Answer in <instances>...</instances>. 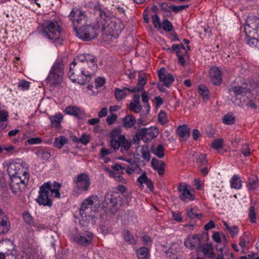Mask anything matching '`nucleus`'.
I'll return each instance as SVG.
<instances>
[{
	"label": "nucleus",
	"mask_w": 259,
	"mask_h": 259,
	"mask_svg": "<svg viewBox=\"0 0 259 259\" xmlns=\"http://www.w3.org/2000/svg\"><path fill=\"white\" fill-rule=\"evenodd\" d=\"M91 62L89 66L91 70L96 71L97 68L98 60L96 57L89 54L78 55L70 65L69 78L74 82L84 85L91 80V72L89 68L84 67V63Z\"/></svg>",
	"instance_id": "obj_1"
},
{
	"label": "nucleus",
	"mask_w": 259,
	"mask_h": 259,
	"mask_svg": "<svg viewBox=\"0 0 259 259\" xmlns=\"http://www.w3.org/2000/svg\"><path fill=\"white\" fill-rule=\"evenodd\" d=\"M70 20L72 22L74 30L80 38L89 41L97 37L100 30L101 25L97 21L93 25H87V18L83 12L78 8H73L69 15Z\"/></svg>",
	"instance_id": "obj_2"
},
{
	"label": "nucleus",
	"mask_w": 259,
	"mask_h": 259,
	"mask_svg": "<svg viewBox=\"0 0 259 259\" xmlns=\"http://www.w3.org/2000/svg\"><path fill=\"white\" fill-rule=\"evenodd\" d=\"M96 13L98 15V22L101 25V31L107 35L117 37L123 28L122 22L115 17H111L101 9H97Z\"/></svg>",
	"instance_id": "obj_3"
},
{
	"label": "nucleus",
	"mask_w": 259,
	"mask_h": 259,
	"mask_svg": "<svg viewBox=\"0 0 259 259\" xmlns=\"http://www.w3.org/2000/svg\"><path fill=\"white\" fill-rule=\"evenodd\" d=\"M120 128H116L110 134V145L115 150L120 148L122 153L126 152L131 146V142L128 141L124 136L121 134Z\"/></svg>",
	"instance_id": "obj_4"
},
{
	"label": "nucleus",
	"mask_w": 259,
	"mask_h": 259,
	"mask_svg": "<svg viewBox=\"0 0 259 259\" xmlns=\"http://www.w3.org/2000/svg\"><path fill=\"white\" fill-rule=\"evenodd\" d=\"M64 64L62 61L57 60L53 64L48 76L47 80L52 85H58L63 79Z\"/></svg>",
	"instance_id": "obj_5"
},
{
	"label": "nucleus",
	"mask_w": 259,
	"mask_h": 259,
	"mask_svg": "<svg viewBox=\"0 0 259 259\" xmlns=\"http://www.w3.org/2000/svg\"><path fill=\"white\" fill-rule=\"evenodd\" d=\"M42 34L48 39L57 40L61 34V28L57 22L47 21L42 26Z\"/></svg>",
	"instance_id": "obj_6"
},
{
	"label": "nucleus",
	"mask_w": 259,
	"mask_h": 259,
	"mask_svg": "<svg viewBox=\"0 0 259 259\" xmlns=\"http://www.w3.org/2000/svg\"><path fill=\"white\" fill-rule=\"evenodd\" d=\"M249 91V89L246 84L242 86L232 85L229 89L228 98L237 105L241 106L243 94Z\"/></svg>",
	"instance_id": "obj_7"
},
{
	"label": "nucleus",
	"mask_w": 259,
	"mask_h": 259,
	"mask_svg": "<svg viewBox=\"0 0 259 259\" xmlns=\"http://www.w3.org/2000/svg\"><path fill=\"white\" fill-rule=\"evenodd\" d=\"M30 175L24 177L16 176L10 178V188L12 192L17 195H20L27 186Z\"/></svg>",
	"instance_id": "obj_8"
},
{
	"label": "nucleus",
	"mask_w": 259,
	"mask_h": 259,
	"mask_svg": "<svg viewBox=\"0 0 259 259\" xmlns=\"http://www.w3.org/2000/svg\"><path fill=\"white\" fill-rule=\"evenodd\" d=\"M7 172L10 178L29 175L26 163L22 161L10 164L7 168Z\"/></svg>",
	"instance_id": "obj_9"
},
{
	"label": "nucleus",
	"mask_w": 259,
	"mask_h": 259,
	"mask_svg": "<svg viewBox=\"0 0 259 259\" xmlns=\"http://www.w3.org/2000/svg\"><path fill=\"white\" fill-rule=\"evenodd\" d=\"M49 183H45L40 187L39 196L36 200L40 205L49 207L52 205V200L49 195Z\"/></svg>",
	"instance_id": "obj_10"
},
{
	"label": "nucleus",
	"mask_w": 259,
	"mask_h": 259,
	"mask_svg": "<svg viewBox=\"0 0 259 259\" xmlns=\"http://www.w3.org/2000/svg\"><path fill=\"white\" fill-rule=\"evenodd\" d=\"M0 251L7 254L8 259H16L17 250L13 243L9 239L0 241Z\"/></svg>",
	"instance_id": "obj_11"
},
{
	"label": "nucleus",
	"mask_w": 259,
	"mask_h": 259,
	"mask_svg": "<svg viewBox=\"0 0 259 259\" xmlns=\"http://www.w3.org/2000/svg\"><path fill=\"white\" fill-rule=\"evenodd\" d=\"M159 80L162 82L163 85L168 88L174 81V77L170 73H166L164 68H161L158 71Z\"/></svg>",
	"instance_id": "obj_12"
},
{
	"label": "nucleus",
	"mask_w": 259,
	"mask_h": 259,
	"mask_svg": "<svg viewBox=\"0 0 259 259\" xmlns=\"http://www.w3.org/2000/svg\"><path fill=\"white\" fill-rule=\"evenodd\" d=\"M76 186L79 189L87 191L90 185V180L89 176L84 173L77 176L75 180Z\"/></svg>",
	"instance_id": "obj_13"
},
{
	"label": "nucleus",
	"mask_w": 259,
	"mask_h": 259,
	"mask_svg": "<svg viewBox=\"0 0 259 259\" xmlns=\"http://www.w3.org/2000/svg\"><path fill=\"white\" fill-rule=\"evenodd\" d=\"M97 198L96 197L91 196L84 200L82 202L80 210V215L82 217H86L88 213L92 210V206L94 204V200Z\"/></svg>",
	"instance_id": "obj_14"
},
{
	"label": "nucleus",
	"mask_w": 259,
	"mask_h": 259,
	"mask_svg": "<svg viewBox=\"0 0 259 259\" xmlns=\"http://www.w3.org/2000/svg\"><path fill=\"white\" fill-rule=\"evenodd\" d=\"M201 241L199 235L189 236L185 241V245L186 247L193 249L201 246Z\"/></svg>",
	"instance_id": "obj_15"
},
{
	"label": "nucleus",
	"mask_w": 259,
	"mask_h": 259,
	"mask_svg": "<svg viewBox=\"0 0 259 259\" xmlns=\"http://www.w3.org/2000/svg\"><path fill=\"white\" fill-rule=\"evenodd\" d=\"M221 72L217 67L210 69L209 76L211 81L215 85H220L222 82Z\"/></svg>",
	"instance_id": "obj_16"
},
{
	"label": "nucleus",
	"mask_w": 259,
	"mask_h": 259,
	"mask_svg": "<svg viewBox=\"0 0 259 259\" xmlns=\"http://www.w3.org/2000/svg\"><path fill=\"white\" fill-rule=\"evenodd\" d=\"M188 185L186 184H180L178 187V190L181 193L180 196V199L185 201L186 199L192 200V194L188 189Z\"/></svg>",
	"instance_id": "obj_17"
},
{
	"label": "nucleus",
	"mask_w": 259,
	"mask_h": 259,
	"mask_svg": "<svg viewBox=\"0 0 259 259\" xmlns=\"http://www.w3.org/2000/svg\"><path fill=\"white\" fill-rule=\"evenodd\" d=\"M249 20L247 21V23L246 25L244 27V32L246 34V37L245 40L247 42V44L251 47H256V45L257 44L258 41V40L254 38V37H251L250 36L248 35V33H250L251 30H250V28H253V26H251L250 24H249Z\"/></svg>",
	"instance_id": "obj_18"
},
{
	"label": "nucleus",
	"mask_w": 259,
	"mask_h": 259,
	"mask_svg": "<svg viewBox=\"0 0 259 259\" xmlns=\"http://www.w3.org/2000/svg\"><path fill=\"white\" fill-rule=\"evenodd\" d=\"M92 239V233H88L85 234H79L77 237L74 238V240L77 243L85 246L91 243Z\"/></svg>",
	"instance_id": "obj_19"
},
{
	"label": "nucleus",
	"mask_w": 259,
	"mask_h": 259,
	"mask_svg": "<svg viewBox=\"0 0 259 259\" xmlns=\"http://www.w3.org/2000/svg\"><path fill=\"white\" fill-rule=\"evenodd\" d=\"M165 165V163L163 161L158 160L155 158L152 159L151 165L160 176L163 175L164 172Z\"/></svg>",
	"instance_id": "obj_20"
},
{
	"label": "nucleus",
	"mask_w": 259,
	"mask_h": 259,
	"mask_svg": "<svg viewBox=\"0 0 259 259\" xmlns=\"http://www.w3.org/2000/svg\"><path fill=\"white\" fill-rule=\"evenodd\" d=\"M177 133L182 141H186L190 136V128L187 125L183 124L178 127Z\"/></svg>",
	"instance_id": "obj_21"
},
{
	"label": "nucleus",
	"mask_w": 259,
	"mask_h": 259,
	"mask_svg": "<svg viewBox=\"0 0 259 259\" xmlns=\"http://www.w3.org/2000/svg\"><path fill=\"white\" fill-rule=\"evenodd\" d=\"M47 183H49V187H50L49 193H51L54 197L60 198V193L59 189L61 186V184L57 182H54L53 185H51L50 182H47Z\"/></svg>",
	"instance_id": "obj_22"
},
{
	"label": "nucleus",
	"mask_w": 259,
	"mask_h": 259,
	"mask_svg": "<svg viewBox=\"0 0 259 259\" xmlns=\"http://www.w3.org/2000/svg\"><path fill=\"white\" fill-rule=\"evenodd\" d=\"M141 140L146 141L145 128L138 130L133 137L132 141L134 144H137Z\"/></svg>",
	"instance_id": "obj_23"
},
{
	"label": "nucleus",
	"mask_w": 259,
	"mask_h": 259,
	"mask_svg": "<svg viewBox=\"0 0 259 259\" xmlns=\"http://www.w3.org/2000/svg\"><path fill=\"white\" fill-rule=\"evenodd\" d=\"M0 229L2 230L0 231V235L6 234L10 229V223L6 215L0 218Z\"/></svg>",
	"instance_id": "obj_24"
},
{
	"label": "nucleus",
	"mask_w": 259,
	"mask_h": 259,
	"mask_svg": "<svg viewBox=\"0 0 259 259\" xmlns=\"http://www.w3.org/2000/svg\"><path fill=\"white\" fill-rule=\"evenodd\" d=\"M105 203L110 208L115 207L117 205V199L112 194L108 193L105 196Z\"/></svg>",
	"instance_id": "obj_25"
},
{
	"label": "nucleus",
	"mask_w": 259,
	"mask_h": 259,
	"mask_svg": "<svg viewBox=\"0 0 259 259\" xmlns=\"http://www.w3.org/2000/svg\"><path fill=\"white\" fill-rule=\"evenodd\" d=\"M123 125L126 128L134 127L136 122L135 117L133 115H128L122 119Z\"/></svg>",
	"instance_id": "obj_26"
},
{
	"label": "nucleus",
	"mask_w": 259,
	"mask_h": 259,
	"mask_svg": "<svg viewBox=\"0 0 259 259\" xmlns=\"http://www.w3.org/2000/svg\"><path fill=\"white\" fill-rule=\"evenodd\" d=\"M158 130L156 127L151 126L150 128H145L146 141H151L158 135Z\"/></svg>",
	"instance_id": "obj_27"
},
{
	"label": "nucleus",
	"mask_w": 259,
	"mask_h": 259,
	"mask_svg": "<svg viewBox=\"0 0 259 259\" xmlns=\"http://www.w3.org/2000/svg\"><path fill=\"white\" fill-rule=\"evenodd\" d=\"M65 112L68 114L73 115L77 118H81V111L79 108L75 106H68L65 109Z\"/></svg>",
	"instance_id": "obj_28"
},
{
	"label": "nucleus",
	"mask_w": 259,
	"mask_h": 259,
	"mask_svg": "<svg viewBox=\"0 0 259 259\" xmlns=\"http://www.w3.org/2000/svg\"><path fill=\"white\" fill-rule=\"evenodd\" d=\"M141 171V167L135 161H133L132 164L128 165L126 170V172L129 175H131L133 173L140 174Z\"/></svg>",
	"instance_id": "obj_29"
},
{
	"label": "nucleus",
	"mask_w": 259,
	"mask_h": 259,
	"mask_svg": "<svg viewBox=\"0 0 259 259\" xmlns=\"http://www.w3.org/2000/svg\"><path fill=\"white\" fill-rule=\"evenodd\" d=\"M137 255L139 259H148L149 257V251L147 247H142L137 250Z\"/></svg>",
	"instance_id": "obj_30"
},
{
	"label": "nucleus",
	"mask_w": 259,
	"mask_h": 259,
	"mask_svg": "<svg viewBox=\"0 0 259 259\" xmlns=\"http://www.w3.org/2000/svg\"><path fill=\"white\" fill-rule=\"evenodd\" d=\"M231 186L232 188L239 189L242 186V181L239 176L234 175L230 181Z\"/></svg>",
	"instance_id": "obj_31"
},
{
	"label": "nucleus",
	"mask_w": 259,
	"mask_h": 259,
	"mask_svg": "<svg viewBox=\"0 0 259 259\" xmlns=\"http://www.w3.org/2000/svg\"><path fill=\"white\" fill-rule=\"evenodd\" d=\"M63 115L61 113L56 114L53 118L50 117L52 123V126L56 127H59L60 126V122L63 119Z\"/></svg>",
	"instance_id": "obj_32"
},
{
	"label": "nucleus",
	"mask_w": 259,
	"mask_h": 259,
	"mask_svg": "<svg viewBox=\"0 0 259 259\" xmlns=\"http://www.w3.org/2000/svg\"><path fill=\"white\" fill-rule=\"evenodd\" d=\"M199 94L202 96L204 101H206L208 99L209 91L206 87L203 85H200L198 88Z\"/></svg>",
	"instance_id": "obj_33"
},
{
	"label": "nucleus",
	"mask_w": 259,
	"mask_h": 259,
	"mask_svg": "<svg viewBox=\"0 0 259 259\" xmlns=\"http://www.w3.org/2000/svg\"><path fill=\"white\" fill-rule=\"evenodd\" d=\"M235 116L232 113L225 114L223 118V122L226 124H232L235 122Z\"/></svg>",
	"instance_id": "obj_34"
},
{
	"label": "nucleus",
	"mask_w": 259,
	"mask_h": 259,
	"mask_svg": "<svg viewBox=\"0 0 259 259\" xmlns=\"http://www.w3.org/2000/svg\"><path fill=\"white\" fill-rule=\"evenodd\" d=\"M36 154L38 157L41 158L44 160H48L51 157L50 153L44 149H39L36 152Z\"/></svg>",
	"instance_id": "obj_35"
},
{
	"label": "nucleus",
	"mask_w": 259,
	"mask_h": 259,
	"mask_svg": "<svg viewBox=\"0 0 259 259\" xmlns=\"http://www.w3.org/2000/svg\"><path fill=\"white\" fill-rule=\"evenodd\" d=\"M114 95L117 100L120 101L126 96V94L124 91L123 89L115 88L114 90Z\"/></svg>",
	"instance_id": "obj_36"
},
{
	"label": "nucleus",
	"mask_w": 259,
	"mask_h": 259,
	"mask_svg": "<svg viewBox=\"0 0 259 259\" xmlns=\"http://www.w3.org/2000/svg\"><path fill=\"white\" fill-rule=\"evenodd\" d=\"M67 142V139L63 137H60L56 138L55 140L54 145L58 148H61L63 145Z\"/></svg>",
	"instance_id": "obj_37"
},
{
	"label": "nucleus",
	"mask_w": 259,
	"mask_h": 259,
	"mask_svg": "<svg viewBox=\"0 0 259 259\" xmlns=\"http://www.w3.org/2000/svg\"><path fill=\"white\" fill-rule=\"evenodd\" d=\"M187 215L191 219L197 218L200 219L202 217L201 213H197V209L195 208H191L187 211Z\"/></svg>",
	"instance_id": "obj_38"
},
{
	"label": "nucleus",
	"mask_w": 259,
	"mask_h": 259,
	"mask_svg": "<svg viewBox=\"0 0 259 259\" xmlns=\"http://www.w3.org/2000/svg\"><path fill=\"white\" fill-rule=\"evenodd\" d=\"M212 250V246L208 244H204L202 248V252L207 257H211L213 255Z\"/></svg>",
	"instance_id": "obj_39"
},
{
	"label": "nucleus",
	"mask_w": 259,
	"mask_h": 259,
	"mask_svg": "<svg viewBox=\"0 0 259 259\" xmlns=\"http://www.w3.org/2000/svg\"><path fill=\"white\" fill-rule=\"evenodd\" d=\"M247 187L249 190H254L258 187V183L256 177L249 179Z\"/></svg>",
	"instance_id": "obj_40"
},
{
	"label": "nucleus",
	"mask_w": 259,
	"mask_h": 259,
	"mask_svg": "<svg viewBox=\"0 0 259 259\" xmlns=\"http://www.w3.org/2000/svg\"><path fill=\"white\" fill-rule=\"evenodd\" d=\"M123 237L125 241L128 242L131 244H135L136 240L134 239L133 236L127 230L124 231Z\"/></svg>",
	"instance_id": "obj_41"
},
{
	"label": "nucleus",
	"mask_w": 259,
	"mask_h": 259,
	"mask_svg": "<svg viewBox=\"0 0 259 259\" xmlns=\"http://www.w3.org/2000/svg\"><path fill=\"white\" fill-rule=\"evenodd\" d=\"M154 154L159 158H163L164 156V148L162 145H158L154 151Z\"/></svg>",
	"instance_id": "obj_42"
},
{
	"label": "nucleus",
	"mask_w": 259,
	"mask_h": 259,
	"mask_svg": "<svg viewBox=\"0 0 259 259\" xmlns=\"http://www.w3.org/2000/svg\"><path fill=\"white\" fill-rule=\"evenodd\" d=\"M141 154L142 157L146 160H149L150 159V153L148 148L146 146H143L141 149Z\"/></svg>",
	"instance_id": "obj_43"
},
{
	"label": "nucleus",
	"mask_w": 259,
	"mask_h": 259,
	"mask_svg": "<svg viewBox=\"0 0 259 259\" xmlns=\"http://www.w3.org/2000/svg\"><path fill=\"white\" fill-rule=\"evenodd\" d=\"M162 29L167 32L170 31L172 29V23L167 19L164 20L162 24Z\"/></svg>",
	"instance_id": "obj_44"
},
{
	"label": "nucleus",
	"mask_w": 259,
	"mask_h": 259,
	"mask_svg": "<svg viewBox=\"0 0 259 259\" xmlns=\"http://www.w3.org/2000/svg\"><path fill=\"white\" fill-rule=\"evenodd\" d=\"M223 140L218 139L214 140L211 143V146L215 149H219L223 147Z\"/></svg>",
	"instance_id": "obj_45"
},
{
	"label": "nucleus",
	"mask_w": 259,
	"mask_h": 259,
	"mask_svg": "<svg viewBox=\"0 0 259 259\" xmlns=\"http://www.w3.org/2000/svg\"><path fill=\"white\" fill-rule=\"evenodd\" d=\"M158 121L161 124H164L167 122V119L166 113L163 111H161L158 116Z\"/></svg>",
	"instance_id": "obj_46"
},
{
	"label": "nucleus",
	"mask_w": 259,
	"mask_h": 259,
	"mask_svg": "<svg viewBox=\"0 0 259 259\" xmlns=\"http://www.w3.org/2000/svg\"><path fill=\"white\" fill-rule=\"evenodd\" d=\"M23 218L24 222L29 225H31L33 223L32 216L28 212H24L23 214Z\"/></svg>",
	"instance_id": "obj_47"
},
{
	"label": "nucleus",
	"mask_w": 259,
	"mask_h": 259,
	"mask_svg": "<svg viewBox=\"0 0 259 259\" xmlns=\"http://www.w3.org/2000/svg\"><path fill=\"white\" fill-rule=\"evenodd\" d=\"M130 109L136 113H139L141 111L142 107L140 104L131 103L130 104Z\"/></svg>",
	"instance_id": "obj_48"
},
{
	"label": "nucleus",
	"mask_w": 259,
	"mask_h": 259,
	"mask_svg": "<svg viewBox=\"0 0 259 259\" xmlns=\"http://www.w3.org/2000/svg\"><path fill=\"white\" fill-rule=\"evenodd\" d=\"M41 142V139L40 138H33L28 139L25 142V145H35L38 144Z\"/></svg>",
	"instance_id": "obj_49"
},
{
	"label": "nucleus",
	"mask_w": 259,
	"mask_h": 259,
	"mask_svg": "<svg viewBox=\"0 0 259 259\" xmlns=\"http://www.w3.org/2000/svg\"><path fill=\"white\" fill-rule=\"evenodd\" d=\"M242 154L245 157L249 156L251 154V152L248 144H245L242 146L241 150Z\"/></svg>",
	"instance_id": "obj_50"
},
{
	"label": "nucleus",
	"mask_w": 259,
	"mask_h": 259,
	"mask_svg": "<svg viewBox=\"0 0 259 259\" xmlns=\"http://www.w3.org/2000/svg\"><path fill=\"white\" fill-rule=\"evenodd\" d=\"M240 241L239 244L242 248L246 247V242L249 243L248 236L245 234L240 238Z\"/></svg>",
	"instance_id": "obj_51"
},
{
	"label": "nucleus",
	"mask_w": 259,
	"mask_h": 259,
	"mask_svg": "<svg viewBox=\"0 0 259 259\" xmlns=\"http://www.w3.org/2000/svg\"><path fill=\"white\" fill-rule=\"evenodd\" d=\"M79 143L87 145L90 141V136L89 135L83 134L78 139Z\"/></svg>",
	"instance_id": "obj_52"
},
{
	"label": "nucleus",
	"mask_w": 259,
	"mask_h": 259,
	"mask_svg": "<svg viewBox=\"0 0 259 259\" xmlns=\"http://www.w3.org/2000/svg\"><path fill=\"white\" fill-rule=\"evenodd\" d=\"M188 7V5H182V6H170L169 7V8L172 12H174L175 13H178V12L181 11L183 10H184V9L187 8Z\"/></svg>",
	"instance_id": "obj_53"
},
{
	"label": "nucleus",
	"mask_w": 259,
	"mask_h": 259,
	"mask_svg": "<svg viewBox=\"0 0 259 259\" xmlns=\"http://www.w3.org/2000/svg\"><path fill=\"white\" fill-rule=\"evenodd\" d=\"M105 170L110 174L111 177L116 178V180L117 181H119L123 183L124 182L125 180L122 177H121V176H116V174L112 171V170H110L109 168L106 167L105 168Z\"/></svg>",
	"instance_id": "obj_54"
},
{
	"label": "nucleus",
	"mask_w": 259,
	"mask_h": 259,
	"mask_svg": "<svg viewBox=\"0 0 259 259\" xmlns=\"http://www.w3.org/2000/svg\"><path fill=\"white\" fill-rule=\"evenodd\" d=\"M123 89L124 92L125 91H127L131 93H135L140 91H142L144 89V88L142 87H135L132 88L124 87Z\"/></svg>",
	"instance_id": "obj_55"
},
{
	"label": "nucleus",
	"mask_w": 259,
	"mask_h": 259,
	"mask_svg": "<svg viewBox=\"0 0 259 259\" xmlns=\"http://www.w3.org/2000/svg\"><path fill=\"white\" fill-rule=\"evenodd\" d=\"M249 217L251 222L253 223H255L256 222L255 212L253 206L250 207L249 208Z\"/></svg>",
	"instance_id": "obj_56"
},
{
	"label": "nucleus",
	"mask_w": 259,
	"mask_h": 259,
	"mask_svg": "<svg viewBox=\"0 0 259 259\" xmlns=\"http://www.w3.org/2000/svg\"><path fill=\"white\" fill-rule=\"evenodd\" d=\"M152 22H153L154 26L155 28H158V27L160 28L161 27L160 19L157 15H154L152 16Z\"/></svg>",
	"instance_id": "obj_57"
},
{
	"label": "nucleus",
	"mask_w": 259,
	"mask_h": 259,
	"mask_svg": "<svg viewBox=\"0 0 259 259\" xmlns=\"http://www.w3.org/2000/svg\"><path fill=\"white\" fill-rule=\"evenodd\" d=\"M117 116L115 114H112L111 115L108 116L106 118V122L108 124H112L117 119Z\"/></svg>",
	"instance_id": "obj_58"
},
{
	"label": "nucleus",
	"mask_w": 259,
	"mask_h": 259,
	"mask_svg": "<svg viewBox=\"0 0 259 259\" xmlns=\"http://www.w3.org/2000/svg\"><path fill=\"white\" fill-rule=\"evenodd\" d=\"M181 50H182L180 49L178 47V45H175V44L172 45L171 49H170V48L167 49V51H168L169 53H172L174 52H176L177 54V56L179 55H180Z\"/></svg>",
	"instance_id": "obj_59"
},
{
	"label": "nucleus",
	"mask_w": 259,
	"mask_h": 259,
	"mask_svg": "<svg viewBox=\"0 0 259 259\" xmlns=\"http://www.w3.org/2000/svg\"><path fill=\"white\" fill-rule=\"evenodd\" d=\"M197 161L202 165L206 164L207 161L206 158V155L204 154H200L197 158Z\"/></svg>",
	"instance_id": "obj_60"
},
{
	"label": "nucleus",
	"mask_w": 259,
	"mask_h": 259,
	"mask_svg": "<svg viewBox=\"0 0 259 259\" xmlns=\"http://www.w3.org/2000/svg\"><path fill=\"white\" fill-rule=\"evenodd\" d=\"M105 83V78L103 77H98L95 79V84L97 88L102 87Z\"/></svg>",
	"instance_id": "obj_61"
},
{
	"label": "nucleus",
	"mask_w": 259,
	"mask_h": 259,
	"mask_svg": "<svg viewBox=\"0 0 259 259\" xmlns=\"http://www.w3.org/2000/svg\"><path fill=\"white\" fill-rule=\"evenodd\" d=\"M146 82L147 79L142 74H140L137 87H142L143 88V86L146 83Z\"/></svg>",
	"instance_id": "obj_62"
},
{
	"label": "nucleus",
	"mask_w": 259,
	"mask_h": 259,
	"mask_svg": "<svg viewBox=\"0 0 259 259\" xmlns=\"http://www.w3.org/2000/svg\"><path fill=\"white\" fill-rule=\"evenodd\" d=\"M29 82L25 80H21L19 81L18 87H21L23 90H27L29 87Z\"/></svg>",
	"instance_id": "obj_63"
},
{
	"label": "nucleus",
	"mask_w": 259,
	"mask_h": 259,
	"mask_svg": "<svg viewBox=\"0 0 259 259\" xmlns=\"http://www.w3.org/2000/svg\"><path fill=\"white\" fill-rule=\"evenodd\" d=\"M8 112L5 110L0 111V121L6 122L7 121Z\"/></svg>",
	"instance_id": "obj_64"
}]
</instances>
